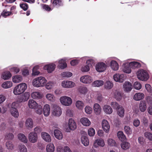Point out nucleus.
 Returning <instances> with one entry per match:
<instances>
[{"label": "nucleus", "mask_w": 152, "mask_h": 152, "mask_svg": "<svg viewBox=\"0 0 152 152\" xmlns=\"http://www.w3.org/2000/svg\"><path fill=\"white\" fill-rule=\"evenodd\" d=\"M12 86V83L11 81H7L3 83L1 86L4 88H7L11 87Z\"/></svg>", "instance_id": "58836bf2"}, {"label": "nucleus", "mask_w": 152, "mask_h": 152, "mask_svg": "<svg viewBox=\"0 0 152 152\" xmlns=\"http://www.w3.org/2000/svg\"><path fill=\"white\" fill-rule=\"evenodd\" d=\"M50 108L49 105L48 104H45L43 107V113L45 116H47L50 113Z\"/></svg>", "instance_id": "aec40b11"}, {"label": "nucleus", "mask_w": 152, "mask_h": 152, "mask_svg": "<svg viewBox=\"0 0 152 152\" xmlns=\"http://www.w3.org/2000/svg\"><path fill=\"white\" fill-rule=\"evenodd\" d=\"M110 105L114 109L117 110L121 106L117 102H111Z\"/></svg>", "instance_id": "3c124183"}, {"label": "nucleus", "mask_w": 152, "mask_h": 152, "mask_svg": "<svg viewBox=\"0 0 152 152\" xmlns=\"http://www.w3.org/2000/svg\"><path fill=\"white\" fill-rule=\"evenodd\" d=\"M117 136L120 140L124 141L126 139L125 135L122 131H119L117 133Z\"/></svg>", "instance_id": "79ce46f5"}, {"label": "nucleus", "mask_w": 152, "mask_h": 152, "mask_svg": "<svg viewBox=\"0 0 152 152\" xmlns=\"http://www.w3.org/2000/svg\"><path fill=\"white\" fill-rule=\"evenodd\" d=\"M94 62L92 59H89L86 61L87 65L82 67L81 70L83 72H87L90 70V67L92 66V64Z\"/></svg>", "instance_id": "9d476101"}, {"label": "nucleus", "mask_w": 152, "mask_h": 152, "mask_svg": "<svg viewBox=\"0 0 152 152\" xmlns=\"http://www.w3.org/2000/svg\"><path fill=\"white\" fill-rule=\"evenodd\" d=\"M54 135L57 139L58 140H61L63 139V134L60 130L58 129H55L54 131Z\"/></svg>", "instance_id": "dca6fc26"}, {"label": "nucleus", "mask_w": 152, "mask_h": 152, "mask_svg": "<svg viewBox=\"0 0 152 152\" xmlns=\"http://www.w3.org/2000/svg\"><path fill=\"white\" fill-rule=\"evenodd\" d=\"M28 105L30 108H35L37 105V104L34 100L30 99L28 102Z\"/></svg>", "instance_id": "2f4dec72"}, {"label": "nucleus", "mask_w": 152, "mask_h": 152, "mask_svg": "<svg viewBox=\"0 0 152 152\" xmlns=\"http://www.w3.org/2000/svg\"><path fill=\"white\" fill-rule=\"evenodd\" d=\"M32 97L34 99H39L42 97V95L38 92H34L31 94Z\"/></svg>", "instance_id": "72a5a7b5"}, {"label": "nucleus", "mask_w": 152, "mask_h": 152, "mask_svg": "<svg viewBox=\"0 0 152 152\" xmlns=\"http://www.w3.org/2000/svg\"><path fill=\"white\" fill-rule=\"evenodd\" d=\"M121 148L124 150H127L129 148L131 145L129 142L124 141L122 142L121 144Z\"/></svg>", "instance_id": "bb28decb"}, {"label": "nucleus", "mask_w": 152, "mask_h": 152, "mask_svg": "<svg viewBox=\"0 0 152 152\" xmlns=\"http://www.w3.org/2000/svg\"><path fill=\"white\" fill-rule=\"evenodd\" d=\"M12 76V75L9 71L4 72L2 74V77L4 80H6L9 79Z\"/></svg>", "instance_id": "e433bc0d"}, {"label": "nucleus", "mask_w": 152, "mask_h": 152, "mask_svg": "<svg viewBox=\"0 0 152 152\" xmlns=\"http://www.w3.org/2000/svg\"><path fill=\"white\" fill-rule=\"evenodd\" d=\"M117 113L121 117H123L124 115L125 110L124 107L121 106L117 110Z\"/></svg>", "instance_id": "c9c22d12"}, {"label": "nucleus", "mask_w": 152, "mask_h": 152, "mask_svg": "<svg viewBox=\"0 0 152 152\" xmlns=\"http://www.w3.org/2000/svg\"><path fill=\"white\" fill-rule=\"evenodd\" d=\"M34 109L35 110V112L39 114H41L42 113V108L41 105H38L37 107H36Z\"/></svg>", "instance_id": "864d4df0"}, {"label": "nucleus", "mask_w": 152, "mask_h": 152, "mask_svg": "<svg viewBox=\"0 0 152 152\" xmlns=\"http://www.w3.org/2000/svg\"><path fill=\"white\" fill-rule=\"evenodd\" d=\"M131 67L129 66V64L125 65L123 69V71L126 73H130L131 72Z\"/></svg>", "instance_id": "c03bdc74"}, {"label": "nucleus", "mask_w": 152, "mask_h": 152, "mask_svg": "<svg viewBox=\"0 0 152 152\" xmlns=\"http://www.w3.org/2000/svg\"><path fill=\"white\" fill-rule=\"evenodd\" d=\"M102 129L104 132L107 133L109 132L110 128L109 124H102Z\"/></svg>", "instance_id": "5fc2aeb1"}, {"label": "nucleus", "mask_w": 152, "mask_h": 152, "mask_svg": "<svg viewBox=\"0 0 152 152\" xmlns=\"http://www.w3.org/2000/svg\"><path fill=\"white\" fill-rule=\"evenodd\" d=\"M129 64L130 67L132 69L138 68L141 66L140 63L137 61L132 62Z\"/></svg>", "instance_id": "c756f323"}, {"label": "nucleus", "mask_w": 152, "mask_h": 152, "mask_svg": "<svg viewBox=\"0 0 152 152\" xmlns=\"http://www.w3.org/2000/svg\"><path fill=\"white\" fill-rule=\"evenodd\" d=\"M94 109L95 114L97 115L100 114L101 109L99 105L97 103L95 104L94 105Z\"/></svg>", "instance_id": "4be33fe9"}, {"label": "nucleus", "mask_w": 152, "mask_h": 152, "mask_svg": "<svg viewBox=\"0 0 152 152\" xmlns=\"http://www.w3.org/2000/svg\"><path fill=\"white\" fill-rule=\"evenodd\" d=\"M18 140L20 141L25 143H27L28 140L26 136L23 134L19 133L17 136Z\"/></svg>", "instance_id": "6ab92c4d"}, {"label": "nucleus", "mask_w": 152, "mask_h": 152, "mask_svg": "<svg viewBox=\"0 0 152 152\" xmlns=\"http://www.w3.org/2000/svg\"><path fill=\"white\" fill-rule=\"evenodd\" d=\"M64 5L62 0H51L50 6L53 7H59Z\"/></svg>", "instance_id": "6e6552de"}, {"label": "nucleus", "mask_w": 152, "mask_h": 152, "mask_svg": "<svg viewBox=\"0 0 152 152\" xmlns=\"http://www.w3.org/2000/svg\"><path fill=\"white\" fill-rule=\"evenodd\" d=\"M20 6L24 11L27 10L28 8V5L26 3H21L20 4Z\"/></svg>", "instance_id": "603ef678"}, {"label": "nucleus", "mask_w": 152, "mask_h": 152, "mask_svg": "<svg viewBox=\"0 0 152 152\" xmlns=\"http://www.w3.org/2000/svg\"><path fill=\"white\" fill-rule=\"evenodd\" d=\"M17 104L15 102H13L11 105L10 111L12 115L14 117L17 118L19 116V113L17 109Z\"/></svg>", "instance_id": "39448f33"}, {"label": "nucleus", "mask_w": 152, "mask_h": 152, "mask_svg": "<svg viewBox=\"0 0 152 152\" xmlns=\"http://www.w3.org/2000/svg\"><path fill=\"white\" fill-rule=\"evenodd\" d=\"M47 80L42 77H39L34 79L33 81L32 84L35 87L43 86L46 84Z\"/></svg>", "instance_id": "f03ea898"}, {"label": "nucleus", "mask_w": 152, "mask_h": 152, "mask_svg": "<svg viewBox=\"0 0 152 152\" xmlns=\"http://www.w3.org/2000/svg\"><path fill=\"white\" fill-rule=\"evenodd\" d=\"M65 146L63 148L61 146H58L57 148V152H65Z\"/></svg>", "instance_id": "774afa93"}, {"label": "nucleus", "mask_w": 152, "mask_h": 152, "mask_svg": "<svg viewBox=\"0 0 152 152\" xmlns=\"http://www.w3.org/2000/svg\"><path fill=\"white\" fill-rule=\"evenodd\" d=\"M39 68L38 66H34L32 69V75H39L40 72L39 71L37 70V69Z\"/></svg>", "instance_id": "4d7b16f0"}, {"label": "nucleus", "mask_w": 152, "mask_h": 152, "mask_svg": "<svg viewBox=\"0 0 152 152\" xmlns=\"http://www.w3.org/2000/svg\"><path fill=\"white\" fill-rule=\"evenodd\" d=\"M85 110V112L87 114H91L92 112V109L89 106H86Z\"/></svg>", "instance_id": "338daca9"}, {"label": "nucleus", "mask_w": 152, "mask_h": 152, "mask_svg": "<svg viewBox=\"0 0 152 152\" xmlns=\"http://www.w3.org/2000/svg\"><path fill=\"white\" fill-rule=\"evenodd\" d=\"M18 148L20 152H28L27 149L24 145L20 144L18 145Z\"/></svg>", "instance_id": "a18cd8bd"}, {"label": "nucleus", "mask_w": 152, "mask_h": 152, "mask_svg": "<svg viewBox=\"0 0 152 152\" xmlns=\"http://www.w3.org/2000/svg\"><path fill=\"white\" fill-rule=\"evenodd\" d=\"M114 97L117 100L119 101L122 99V95L120 92L115 91L114 93Z\"/></svg>", "instance_id": "ea45409f"}, {"label": "nucleus", "mask_w": 152, "mask_h": 152, "mask_svg": "<svg viewBox=\"0 0 152 152\" xmlns=\"http://www.w3.org/2000/svg\"><path fill=\"white\" fill-rule=\"evenodd\" d=\"M46 98L49 100L53 102L55 100V96L52 94H47L46 95Z\"/></svg>", "instance_id": "bf43d9fd"}, {"label": "nucleus", "mask_w": 152, "mask_h": 152, "mask_svg": "<svg viewBox=\"0 0 152 152\" xmlns=\"http://www.w3.org/2000/svg\"><path fill=\"white\" fill-rule=\"evenodd\" d=\"M28 137L29 142L31 143H35L38 140V134L34 132H30L28 134Z\"/></svg>", "instance_id": "20e7f679"}, {"label": "nucleus", "mask_w": 152, "mask_h": 152, "mask_svg": "<svg viewBox=\"0 0 152 152\" xmlns=\"http://www.w3.org/2000/svg\"><path fill=\"white\" fill-rule=\"evenodd\" d=\"M41 136L42 138L45 142H50L51 141V138L50 135L45 132H42L41 133Z\"/></svg>", "instance_id": "9b49d317"}, {"label": "nucleus", "mask_w": 152, "mask_h": 152, "mask_svg": "<svg viewBox=\"0 0 152 152\" xmlns=\"http://www.w3.org/2000/svg\"><path fill=\"white\" fill-rule=\"evenodd\" d=\"M22 76L19 75H17L12 77V81L15 83H18L22 81Z\"/></svg>", "instance_id": "f704fd0d"}, {"label": "nucleus", "mask_w": 152, "mask_h": 152, "mask_svg": "<svg viewBox=\"0 0 152 152\" xmlns=\"http://www.w3.org/2000/svg\"><path fill=\"white\" fill-rule=\"evenodd\" d=\"M65 131L69 132L71 130H74L76 128V124H66Z\"/></svg>", "instance_id": "5701e85b"}, {"label": "nucleus", "mask_w": 152, "mask_h": 152, "mask_svg": "<svg viewBox=\"0 0 152 152\" xmlns=\"http://www.w3.org/2000/svg\"><path fill=\"white\" fill-rule=\"evenodd\" d=\"M80 80L81 82L85 83H90L92 81L91 77L88 75H85L81 77Z\"/></svg>", "instance_id": "4468645a"}, {"label": "nucleus", "mask_w": 152, "mask_h": 152, "mask_svg": "<svg viewBox=\"0 0 152 152\" xmlns=\"http://www.w3.org/2000/svg\"><path fill=\"white\" fill-rule=\"evenodd\" d=\"M134 87L135 89L140 90L141 88V85L138 82H136L134 83Z\"/></svg>", "instance_id": "e2e57ef3"}, {"label": "nucleus", "mask_w": 152, "mask_h": 152, "mask_svg": "<svg viewBox=\"0 0 152 152\" xmlns=\"http://www.w3.org/2000/svg\"><path fill=\"white\" fill-rule=\"evenodd\" d=\"M103 110L104 112L107 114H111L113 112V110L111 107L107 105L104 106Z\"/></svg>", "instance_id": "473e14b6"}, {"label": "nucleus", "mask_w": 152, "mask_h": 152, "mask_svg": "<svg viewBox=\"0 0 152 152\" xmlns=\"http://www.w3.org/2000/svg\"><path fill=\"white\" fill-rule=\"evenodd\" d=\"M29 96V95L28 93H25L18 98V101L19 102H21L26 101L28 99Z\"/></svg>", "instance_id": "a211bd4d"}, {"label": "nucleus", "mask_w": 152, "mask_h": 152, "mask_svg": "<svg viewBox=\"0 0 152 152\" xmlns=\"http://www.w3.org/2000/svg\"><path fill=\"white\" fill-rule=\"evenodd\" d=\"M81 141L82 144L86 146H88L89 144V141L87 137L85 135L82 136Z\"/></svg>", "instance_id": "7c9ffc66"}, {"label": "nucleus", "mask_w": 152, "mask_h": 152, "mask_svg": "<svg viewBox=\"0 0 152 152\" xmlns=\"http://www.w3.org/2000/svg\"><path fill=\"white\" fill-rule=\"evenodd\" d=\"M137 78L142 81H146L149 78V75L148 72L144 69H140L137 72Z\"/></svg>", "instance_id": "7ed1b4c3"}, {"label": "nucleus", "mask_w": 152, "mask_h": 152, "mask_svg": "<svg viewBox=\"0 0 152 152\" xmlns=\"http://www.w3.org/2000/svg\"><path fill=\"white\" fill-rule=\"evenodd\" d=\"M81 124H91V122L87 118H82L80 120Z\"/></svg>", "instance_id": "052dcab7"}, {"label": "nucleus", "mask_w": 152, "mask_h": 152, "mask_svg": "<svg viewBox=\"0 0 152 152\" xmlns=\"http://www.w3.org/2000/svg\"><path fill=\"white\" fill-rule=\"evenodd\" d=\"M62 86L65 88H72L75 85V83L72 82L69 80L64 81L61 83Z\"/></svg>", "instance_id": "2eb2a0df"}, {"label": "nucleus", "mask_w": 152, "mask_h": 152, "mask_svg": "<svg viewBox=\"0 0 152 152\" xmlns=\"http://www.w3.org/2000/svg\"><path fill=\"white\" fill-rule=\"evenodd\" d=\"M144 135L146 139L150 141H152V133L147 132L144 133Z\"/></svg>", "instance_id": "49530a36"}, {"label": "nucleus", "mask_w": 152, "mask_h": 152, "mask_svg": "<svg viewBox=\"0 0 152 152\" xmlns=\"http://www.w3.org/2000/svg\"><path fill=\"white\" fill-rule=\"evenodd\" d=\"M55 67V64L52 63L45 65L44 67V69L45 70H46L48 73H51L54 70Z\"/></svg>", "instance_id": "ddd939ff"}, {"label": "nucleus", "mask_w": 152, "mask_h": 152, "mask_svg": "<svg viewBox=\"0 0 152 152\" xmlns=\"http://www.w3.org/2000/svg\"><path fill=\"white\" fill-rule=\"evenodd\" d=\"M76 107L79 109L82 110L84 107V103L81 101H77L76 102Z\"/></svg>", "instance_id": "de8ad7c7"}, {"label": "nucleus", "mask_w": 152, "mask_h": 152, "mask_svg": "<svg viewBox=\"0 0 152 152\" xmlns=\"http://www.w3.org/2000/svg\"><path fill=\"white\" fill-rule=\"evenodd\" d=\"M110 66L112 69L114 70H117L118 68V63L116 61L114 60H112L111 61Z\"/></svg>", "instance_id": "c85d7f7f"}, {"label": "nucleus", "mask_w": 152, "mask_h": 152, "mask_svg": "<svg viewBox=\"0 0 152 152\" xmlns=\"http://www.w3.org/2000/svg\"><path fill=\"white\" fill-rule=\"evenodd\" d=\"M147 108V105L145 101H140L139 105V108L140 111L142 112L145 111Z\"/></svg>", "instance_id": "393cba45"}, {"label": "nucleus", "mask_w": 152, "mask_h": 152, "mask_svg": "<svg viewBox=\"0 0 152 152\" xmlns=\"http://www.w3.org/2000/svg\"><path fill=\"white\" fill-rule=\"evenodd\" d=\"M124 130L126 133L128 135H130L132 133V131L129 126H125L124 127Z\"/></svg>", "instance_id": "13d9d810"}, {"label": "nucleus", "mask_w": 152, "mask_h": 152, "mask_svg": "<svg viewBox=\"0 0 152 152\" xmlns=\"http://www.w3.org/2000/svg\"><path fill=\"white\" fill-rule=\"evenodd\" d=\"M59 66L61 69H64L67 66V64L64 60L61 59L59 61Z\"/></svg>", "instance_id": "09e8293b"}, {"label": "nucleus", "mask_w": 152, "mask_h": 152, "mask_svg": "<svg viewBox=\"0 0 152 152\" xmlns=\"http://www.w3.org/2000/svg\"><path fill=\"white\" fill-rule=\"evenodd\" d=\"M61 103L65 106H69L71 104L72 101L71 99L69 97L64 96L61 97L60 98Z\"/></svg>", "instance_id": "0eeeda50"}, {"label": "nucleus", "mask_w": 152, "mask_h": 152, "mask_svg": "<svg viewBox=\"0 0 152 152\" xmlns=\"http://www.w3.org/2000/svg\"><path fill=\"white\" fill-rule=\"evenodd\" d=\"M27 88L26 84L23 83L18 85L15 88L13 93L16 95H19L24 92Z\"/></svg>", "instance_id": "f257e3e1"}, {"label": "nucleus", "mask_w": 152, "mask_h": 152, "mask_svg": "<svg viewBox=\"0 0 152 152\" xmlns=\"http://www.w3.org/2000/svg\"><path fill=\"white\" fill-rule=\"evenodd\" d=\"M106 65L103 62H99L96 66V69L99 72H102L106 70Z\"/></svg>", "instance_id": "1a4fd4ad"}, {"label": "nucleus", "mask_w": 152, "mask_h": 152, "mask_svg": "<svg viewBox=\"0 0 152 152\" xmlns=\"http://www.w3.org/2000/svg\"><path fill=\"white\" fill-rule=\"evenodd\" d=\"M124 90L125 91L129 92L132 89V85L129 82H126L124 85Z\"/></svg>", "instance_id": "cd10ccee"}, {"label": "nucleus", "mask_w": 152, "mask_h": 152, "mask_svg": "<svg viewBox=\"0 0 152 152\" xmlns=\"http://www.w3.org/2000/svg\"><path fill=\"white\" fill-rule=\"evenodd\" d=\"M113 86V83L110 81H107L104 84V88L107 89H111Z\"/></svg>", "instance_id": "37998d69"}, {"label": "nucleus", "mask_w": 152, "mask_h": 152, "mask_svg": "<svg viewBox=\"0 0 152 152\" xmlns=\"http://www.w3.org/2000/svg\"><path fill=\"white\" fill-rule=\"evenodd\" d=\"M78 92L81 94H85L87 92L88 89L85 86H80L78 89Z\"/></svg>", "instance_id": "a19ab883"}, {"label": "nucleus", "mask_w": 152, "mask_h": 152, "mask_svg": "<svg viewBox=\"0 0 152 152\" xmlns=\"http://www.w3.org/2000/svg\"><path fill=\"white\" fill-rule=\"evenodd\" d=\"M63 77H69L72 76V73L69 72H64L61 74Z\"/></svg>", "instance_id": "69168bd1"}, {"label": "nucleus", "mask_w": 152, "mask_h": 152, "mask_svg": "<svg viewBox=\"0 0 152 152\" xmlns=\"http://www.w3.org/2000/svg\"><path fill=\"white\" fill-rule=\"evenodd\" d=\"M88 134L90 136H93L95 134V131L93 128L89 129L88 131Z\"/></svg>", "instance_id": "0e129e2a"}, {"label": "nucleus", "mask_w": 152, "mask_h": 152, "mask_svg": "<svg viewBox=\"0 0 152 152\" xmlns=\"http://www.w3.org/2000/svg\"><path fill=\"white\" fill-rule=\"evenodd\" d=\"M105 145L104 140L102 139H97L94 141L93 146L95 148L99 146L103 147Z\"/></svg>", "instance_id": "f3484780"}, {"label": "nucleus", "mask_w": 152, "mask_h": 152, "mask_svg": "<svg viewBox=\"0 0 152 152\" xmlns=\"http://www.w3.org/2000/svg\"><path fill=\"white\" fill-rule=\"evenodd\" d=\"M55 148V146L52 143H50L46 146V151L47 152H54Z\"/></svg>", "instance_id": "a878e982"}, {"label": "nucleus", "mask_w": 152, "mask_h": 152, "mask_svg": "<svg viewBox=\"0 0 152 152\" xmlns=\"http://www.w3.org/2000/svg\"><path fill=\"white\" fill-rule=\"evenodd\" d=\"M14 135L12 133H7L5 135V137L6 139L10 140H12L14 138Z\"/></svg>", "instance_id": "680f3d73"}, {"label": "nucleus", "mask_w": 152, "mask_h": 152, "mask_svg": "<svg viewBox=\"0 0 152 152\" xmlns=\"http://www.w3.org/2000/svg\"><path fill=\"white\" fill-rule=\"evenodd\" d=\"M144 94L141 93H136L133 96V99L136 101H140L144 98Z\"/></svg>", "instance_id": "412c9836"}, {"label": "nucleus", "mask_w": 152, "mask_h": 152, "mask_svg": "<svg viewBox=\"0 0 152 152\" xmlns=\"http://www.w3.org/2000/svg\"><path fill=\"white\" fill-rule=\"evenodd\" d=\"M5 146L7 149L9 151H12L14 149V145L11 141H7L5 143Z\"/></svg>", "instance_id": "b1692460"}, {"label": "nucleus", "mask_w": 152, "mask_h": 152, "mask_svg": "<svg viewBox=\"0 0 152 152\" xmlns=\"http://www.w3.org/2000/svg\"><path fill=\"white\" fill-rule=\"evenodd\" d=\"M104 83L103 81L101 80H96L93 83V85L94 86L99 87L102 86Z\"/></svg>", "instance_id": "8fccbe9b"}, {"label": "nucleus", "mask_w": 152, "mask_h": 152, "mask_svg": "<svg viewBox=\"0 0 152 152\" xmlns=\"http://www.w3.org/2000/svg\"><path fill=\"white\" fill-rule=\"evenodd\" d=\"M52 114L56 116H59L62 113L61 108L56 104L52 105Z\"/></svg>", "instance_id": "423d86ee"}, {"label": "nucleus", "mask_w": 152, "mask_h": 152, "mask_svg": "<svg viewBox=\"0 0 152 152\" xmlns=\"http://www.w3.org/2000/svg\"><path fill=\"white\" fill-rule=\"evenodd\" d=\"M12 14L11 12L7 11V10H4L1 14V15L4 17L10 15Z\"/></svg>", "instance_id": "6e6d98bb"}, {"label": "nucleus", "mask_w": 152, "mask_h": 152, "mask_svg": "<svg viewBox=\"0 0 152 152\" xmlns=\"http://www.w3.org/2000/svg\"><path fill=\"white\" fill-rule=\"evenodd\" d=\"M107 143L108 146H115L116 142L112 138H109L107 141Z\"/></svg>", "instance_id": "4c0bfd02"}, {"label": "nucleus", "mask_w": 152, "mask_h": 152, "mask_svg": "<svg viewBox=\"0 0 152 152\" xmlns=\"http://www.w3.org/2000/svg\"><path fill=\"white\" fill-rule=\"evenodd\" d=\"M113 79L116 82L122 83L125 79V77L123 74H116L113 76Z\"/></svg>", "instance_id": "f8f14e48"}]
</instances>
